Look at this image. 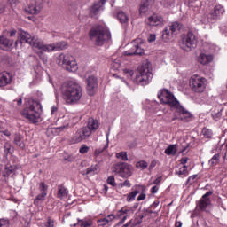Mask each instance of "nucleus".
<instances>
[{"label": "nucleus", "mask_w": 227, "mask_h": 227, "mask_svg": "<svg viewBox=\"0 0 227 227\" xmlns=\"http://www.w3.org/2000/svg\"><path fill=\"white\" fill-rule=\"evenodd\" d=\"M61 95L67 106H75L82 98V87L76 80L67 81L61 86Z\"/></svg>", "instance_id": "obj_1"}, {"label": "nucleus", "mask_w": 227, "mask_h": 227, "mask_svg": "<svg viewBox=\"0 0 227 227\" xmlns=\"http://www.w3.org/2000/svg\"><path fill=\"white\" fill-rule=\"evenodd\" d=\"M42 105L40 101L30 98L27 103V107L21 111V116L27 120L29 123H40L42 121Z\"/></svg>", "instance_id": "obj_2"}, {"label": "nucleus", "mask_w": 227, "mask_h": 227, "mask_svg": "<svg viewBox=\"0 0 227 227\" xmlns=\"http://www.w3.org/2000/svg\"><path fill=\"white\" fill-rule=\"evenodd\" d=\"M89 36L95 45H102L106 42H111V32L107 27L103 25H94L89 32Z\"/></svg>", "instance_id": "obj_3"}, {"label": "nucleus", "mask_w": 227, "mask_h": 227, "mask_svg": "<svg viewBox=\"0 0 227 227\" xmlns=\"http://www.w3.org/2000/svg\"><path fill=\"white\" fill-rule=\"evenodd\" d=\"M100 127V122L93 117H90L87 121V126L79 129L73 137V143H81L84 139H88L93 132H97Z\"/></svg>", "instance_id": "obj_4"}, {"label": "nucleus", "mask_w": 227, "mask_h": 227, "mask_svg": "<svg viewBox=\"0 0 227 227\" xmlns=\"http://www.w3.org/2000/svg\"><path fill=\"white\" fill-rule=\"evenodd\" d=\"M151 70L152 64H150V62L143 63L142 66L137 69L134 82L140 84L141 86L150 84V81H152V77H153Z\"/></svg>", "instance_id": "obj_5"}, {"label": "nucleus", "mask_w": 227, "mask_h": 227, "mask_svg": "<svg viewBox=\"0 0 227 227\" xmlns=\"http://www.w3.org/2000/svg\"><path fill=\"white\" fill-rule=\"evenodd\" d=\"M57 65L67 70V72H77L79 66L77 65V59L73 55L68 53H60L56 59Z\"/></svg>", "instance_id": "obj_6"}, {"label": "nucleus", "mask_w": 227, "mask_h": 227, "mask_svg": "<svg viewBox=\"0 0 227 227\" xmlns=\"http://www.w3.org/2000/svg\"><path fill=\"white\" fill-rule=\"evenodd\" d=\"M129 214H134V210L132 208L122 207L121 210L117 212V215H108L106 217L98 220V226H107L109 223H113L114 219H122L118 223V225L123 224L125 221H127V217Z\"/></svg>", "instance_id": "obj_7"}, {"label": "nucleus", "mask_w": 227, "mask_h": 227, "mask_svg": "<svg viewBox=\"0 0 227 227\" xmlns=\"http://www.w3.org/2000/svg\"><path fill=\"white\" fill-rule=\"evenodd\" d=\"M197 43L198 40H196V35H194V33H192V31H189L187 34L182 35L179 41L180 48L186 52H191L192 49H196Z\"/></svg>", "instance_id": "obj_8"}, {"label": "nucleus", "mask_w": 227, "mask_h": 227, "mask_svg": "<svg viewBox=\"0 0 227 227\" xmlns=\"http://www.w3.org/2000/svg\"><path fill=\"white\" fill-rule=\"evenodd\" d=\"M158 98L161 102V104H167L172 109H175L176 106L180 104L176 98L173 95V93L169 92V90L163 89L158 92Z\"/></svg>", "instance_id": "obj_9"}, {"label": "nucleus", "mask_w": 227, "mask_h": 227, "mask_svg": "<svg viewBox=\"0 0 227 227\" xmlns=\"http://www.w3.org/2000/svg\"><path fill=\"white\" fill-rule=\"evenodd\" d=\"M112 171L119 175L121 178H130L132 176V167L125 162H118L113 165Z\"/></svg>", "instance_id": "obj_10"}, {"label": "nucleus", "mask_w": 227, "mask_h": 227, "mask_svg": "<svg viewBox=\"0 0 227 227\" xmlns=\"http://www.w3.org/2000/svg\"><path fill=\"white\" fill-rule=\"evenodd\" d=\"M190 86L195 93H203L207 88V79L193 75L190 78Z\"/></svg>", "instance_id": "obj_11"}, {"label": "nucleus", "mask_w": 227, "mask_h": 227, "mask_svg": "<svg viewBox=\"0 0 227 227\" xmlns=\"http://www.w3.org/2000/svg\"><path fill=\"white\" fill-rule=\"evenodd\" d=\"M43 0H29L25 11L31 15H38L42 11Z\"/></svg>", "instance_id": "obj_12"}, {"label": "nucleus", "mask_w": 227, "mask_h": 227, "mask_svg": "<svg viewBox=\"0 0 227 227\" xmlns=\"http://www.w3.org/2000/svg\"><path fill=\"white\" fill-rule=\"evenodd\" d=\"M129 51H125V56H143L145 54V49H143V43H139V39L133 41Z\"/></svg>", "instance_id": "obj_13"}, {"label": "nucleus", "mask_w": 227, "mask_h": 227, "mask_svg": "<svg viewBox=\"0 0 227 227\" xmlns=\"http://www.w3.org/2000/svg\"><path fill=\"white\" fill-rule=\"evenodd\" d=\"M174 109H176V112L178 113L179 116L176 118H173L172 121H174V120H181L182 121H189L191 120V118H192V114H191V112H189L185 108H184V106H182L180 105V103L177 106H176V107Z\"/></svg>", "instance_id": "obj_14"}, {"label": "nucleus", "mask_w": 227, "mask_h": 227, "mask_svg": "<svg viewBox=\"0 0 227 227\" xmlns=\"http://www.w3.org/2000/svg\"><path fill=\"white\" fill-rule=\"evenodd\" d=\"M180 31V23L173 22L169 27L168 29L165 28L163 30L162 38L163 40H169L172 35H176Z\"/></svg>", "instance_id": "obj_15"}, {"label": "nucleus", "mask_w": 227, "mask_h": 227, "mask_svg": "<svg viewBox=\"0 0 227 227\" xmlns=\"http://www.w3.org/2000/svg\"><path fill=\"white\" fill-rule=\"evenodd\" d=\"M34 49L39 50V54H43V52H55L54 50V44L49 43V44H43V43L37 41L33 43Z\"/></svg>", "instance_id": "obj_16"}, {"label": "nucleus", "mask_w": 227, "mask_h": 227, "mask_svg": "<svg viewBox=\"0 0 227 227\" xmlns=\"http://www.w3.org/2000/svg\"><path fill=\"white\" fill-rule=\"evenodd\" d=\"M86 83L88 94L90 96L95 95V89L98 86V81L97 78L95 76H89L86 79Z\"/></svg>", "instance_id": "obj_17"}, {"label": "nucleus", "mask_w": 227, "mask_h": 227, "mask_svg": "<svg viewBox=\"0 0 227 227\" xmlns=\"http://www.w3.org/2000/svg\"><path fill=\"white\" fill-rule=\"evenodd\" d=\"M224 13V7L222 5H215L213 10H211L208 19L211 20H217V19H221V15Z\"/></svg>", "instance_id": "obj_18"}, {"label": "nucleus", "mask_w": 227, "mask_h": 227, "mask_svg": "<svg viewBox=\"0 0 227 227\" xmlns=\"http://www.w3.org/2000/svg\"><path fill=\"white\" fill-rule=\"evenodd\" d=\"M12 81L13 76L12 75V74L6 71L0 73V88L8 86V84H10Z\"/></svg>", "instance_id": "obj_19"}, {"label": "nucleus", "mask_w": 227, "mask_h": 227, "mask_svg": "<svg viewBox=\"0 0 227 227\" xmlns=\"http://www.w3.org/2000/svg\"><path fill=\"white\" fill-rule=\"evenodd\" d=\"M212 194H214V192L209 191L207 192L202 198L200 199V202H199V208H200V210H206L207 207H208V205H210V199L208 198V196H212Z\"/></svg>", "instance_id": "obj_20"}, {"label": "nucleus", "mask_w": 227, "mask_h": 227, "mask_svg": "<svg viewBox=\"0 0 227 227\" xmlns=\"http://www.w3.org/2000/svg\"><path fill=\"white\" fill-rule=\"evenodd\" d=\"M0 49H2V51H11V49H13V40H10L7 37H4V35H1Z\"/></svg>", "instance_id": "obj_21"}, {"label": "nucleus", "mask_w": 227, "mask_h": 227, "mask_svg": "<svg viewBox=\"0 0 227 227\" xmlns=\"http://www.w3.org/2000/svg\"><path fill=\"white\" fill-rule=\"evenodd\" d=\"M19 35L21 38L22 42H26V43H29V45H32V47H33V43L38 42L35 40V38H33V36H31L29 33L22 29L19 31Z\"/></svg>", "instance_id": "obj_22"}, {"label": "nucleus", "mask_w": 227, "mask_h": 227, "mask_svg": "<svg viewBox=\"0 0 227 227\" xmlns=\"http://www.w3.org/2000/svg\"><path fill=\"white\" fill-rule=\"evenodd\" d=\"M145 22L148 26H160V24L164 22V20L162 17L153 14V16H150Z\"/></svg>", "instance_id": "obj_23"}, {"label": "nucleus", "mask_w": 227, "mask_h": 227, "mask_svg": "<svg viewBox=\"0 0 227 227\" xmlns=\"http://www.w3.org/2000/svg\"><path fill=\"white\" fill-rule=\"evenodd\" d=\"M65 129H67V126L48 128L46 130V135L48 136V137H52V136H59V132H61V130H65Z\"/></svg>", "instance_id": "obj_24"}, {"label": "nucleus", "mask_w": 227, "mask_h": 227, "mask_svg": "<svg viewBox=\"0 0 227 227\" xmlns=\"http://www.w3.org/2000/svg\"><path fill=\"white\" fill-rule=\"evenodd\" d=\"M14 145L21 149L26 148V144H24V136L20 133H16L14 135Z\"/></svg>", "instance_id": "obj_25"}, {"label": "nucleus", "mask_w": 227, "mask_h": 227, "mask_svg": "<svg viewBox=\"0 0 227 227\" xmlns=\"http://www.w3.org/2000/svg\"><path fill=\"white\" fill-rule=\"evenodd\" d=\"M68 196V190L64 185L60 184L58 186L57 198L59 200H65Z\"/></svg>", "instance_id": "obj_26"}, {"label": "nucleus", "mask_w": 227, "mask_h": 227, "mask_svg": "<svg viewBox=\"0 0 227 227\" xmlns=\"http://www.w3.org/2000/svg\"><path fill=\"white\" fill-rule=\"evenodd\" d=\"M213 59L214 57L212 55L201 53L199 57V63H201V65H208V63H212Z\"/></svg>", "instance_id": "obj_27"}, {"label": "nucleus", "mask_w": 227, "mask_h": 227, "mask_svg": "<svg viewBox=\"0 0 227 227\" xmlns=\"http://www.w3.org/2000/svg\"><path fill=\"white\" fill-rule=\"evenodd\" d=\"M153 3H155V0H145L142 2L139 9L140 13H146V12H148L149 6L153 4Z\"/></svg>", "instance_id": "obj_28"}, {"label": "nucleus", "mask_w": 227, "mask_h": 227, "mask_svg": "<svg viewBox=\"0 0 227 227\" xmlns=\"http://www.w3.org/2000/svg\"><path fill=\"white\" fill-rule=\"evenodd\" d=\"M53 47H54L55 52H58V51H65V49H67L68 47V43L65 41L53 43Z\"/></svg>", "instance_id": "obj_29"}, {"label": "nucleus", "mask_w": 227, "mask_h": 227, "mask_svg": "<svg viewBox=\"0 0 227 227\" xmlns=\"http://www.w3.org/2000/svg\"><path fill=\"white\" fill-rule=\"evenodd\" d=\"M74 227H77V226H80V227H92L93 226V221L88 219H83V220H81V219H78V223H74L73 224Z\"/></svg>", "instance_id": "obj_30"}, {"label": "nucleus", "mask_w": 227, "mask_h": 227, "mask_svg": "<svg viewBox=\"0 0 227 227\" xmlns=\"http://www.w3.org/2000/svg\"><path fill=\"white\" fill-rule=\"evenodd\" d=\"M176 173L181 178H184V176H187L189 175V170H187V166L183 165L182 167H179L176 169Z\"/></svg>", "instance_id": "obj_31"}, {"label": "nucleus", "mask_w": 227, "mask_h": 227, "mask_svg": "<svg viewBox=\"0 0 227 227\" xmlns=\"http://www.w3.org/2000/svg\"><path fill=\"white\" fill-rule=\"evenodd\" d=\"M117 19L121 24H127L129 22V16H127L123 11H119L117 13Z\"/></svg>", "instance_id": "obj_32"}, {"label": "nucleus", "mask_w": 227, "mask_h": 227, "mask_svg": "<svg viewBox=\"0 0 227 227\" xmlns=\"http://www.w3.org/2000/svg\"><path fill=\"white\" fill-rule=\"evenodd\" d=\"M47 193H39L36 198L34 200V205L39 207L40 203L45 200Z\"/></svg>", "instance_id": "obj_33"}, {"label": "nucleus", "mask_w": 227, "mask_h": 227, "mask_svg": "<svg viewBox=\"0 0 227 227\" xmlns=\"http://www.w3.org/2000/svg\"><path fill=\"white\" fill-rule=\"evenodd\" d=\"M211 115H212V118L215 120V121H217L218 120H221V117L223 116V109L218 108V109L213 110L211 113Z\"/></svg>", "instance_id": "obj_34"}, {"label": "nucleus", "mask_w": 227, "mask_h": 227, "mask_svg": "<svg viewBox=\"0 0 227 227\" xmlns=\"http://www.w3.org/2000/svg\"><path fill=\"white\" fill-rule=\"evenodd\" d=\"M177 152L176 145H170L165 150L166 155H176Z\"/></svg>", "instance_id": "obj_35"}, {"label": "nucleus", "mask_w": 227, "mask_h": 227, "mask_svg": "<svg viewBox=\"0 0 227 227\" xmlns=\"http://www.w3.org/2000/svg\"><path fill=\"white\" fill-rule=\"evenodd\" d=\"M107 148H109V139L108 138H107V143L103 147H99L95 150L94 155H96V157H98V155H100V153H104V152H106V150H107Z\"/></svg>", "instance_id": "obj_36"}, {"label": "nucleus", "mask_w": 227, "mask_h": 227, "mask_svg": "<svg viewBox=\"0 0 227 227\" xmlns=\"http://www.w3.org/2000/svg\"><path fill=\"white\" fill-rule=\"evenodd\" d=\"M221 159V155L219 153L215 154L210 160H209V166H217L219 164V160Z\"/></svg>", "instance_id": "obj_37"}, {"label": "nucleus", "mask_w": 227, "mask_h": 227, "mask_svg": "<svg viewBox=\"0 0 227 227\" xmlns=\"http://www.w3.org/2000/svg\"><path fill=\"white\" fill-rule=\"evenodd\" d=\"M139 191L138 190H135L131 192H129L127 196V201L129 203H130V201H134V200H136V196H137V194H139Z\"/></svg>", "instance_id": "obj_38"}, {"label": "nucleus", "mask_w": 227, "mask_h": 227, "mask_svg": "<svg viewBox=\"0 0 227 227\" xmlns=\"http://www.w3.org/2000/svg\"><path fill=\"white\" fill-rule=\"evenodd\" d=\"M98 171V164L89 167L86 170V175H95Z\"/></svg>", "instance_id": "obj_39"}, {"label": "nucleus", "mask_w": 227, "mask_h": 227, "mask_svg": "<svg viewBox=\"0 0 227 227\" xmlns=\"http://www.w3.org/2000/svg\"><path fill=\"white\" fill-rule=\"evenodd\" d=\"M4 173L6 176H10L11 175H13V173H15V167L12 165H7L4 168Z\"/></svg>", "instance_id": "obj_40"}, {"label": "nucleus", "mask_w": 227, "mask_h": 227, "mask_svg": "<svg viewBox=\"0 0 227 227\" xmlns=\"http://www.w3.org/2000/svg\"><path fill=\"white\" fill-rule=\"evenodd\" d=\"M40 192L43 193V194H47V191H49V186L45 184V182H41L39 184V187H38Z\"/></svg>", "instance_id": "obj_41"}, {"label": "nucleus", "mask_w": 227, "mask_h": 227, "mask_svg": "<svg viewBox=\"0 0 227 227\" xmlns=\"http://www.w3.org/2000/svg\"><path fill=\"white\" fill-rule=\"evenodd\" d=\"M117 159H121L123 162H127L129 160V158L127 157V152H120L116 153Z\"/></svg>", "instance_id": "obj_42"}, {"label": "nucleus", "mask_w": 227, "mask_h": 227, "mask_svg": "<svg viewBox=\"0 0 227 227\" xmlns=\"http://www.w3.org/2000/svg\"><path fill=\"white\" fill-rule=\"evenodd\" d=\"M202 134L207 139H210V137H212L213 136L212 129L207 128H204L202 129Z\"/></svg>", "instance_id": "obj_43"}, {"label": "nucleus", "mask_w": 227, "mask_h": 227, "mask_svg": "<svg viewBox=\"0 0 227 227\" xmlns=\"http://www.w3.org/2000/svg\"><path fill=\"white\" fill-rule=\"evenodd\" d=\"M102 6L103 5L100 4V2H97L91 7L90 12H92L93 13H97L100 10V8H102Z\"/></svg>", "instance_id": "obj_44"}, {"label": "nucleus", "mask_w": 227, "mask_h": 227, "mask_svg": "<svg viewBox=\"0 0 227 227\" xmlns=\"http://www.w3.org/2000/svg\"><path fill=\"white\" fill-rule=\"evenodd\" d=\"M41 227H54V220L48 218L46 222L41 223Z\"/></svg>", "instance_id": "obj_45"}, {"label": "nucleus", "mask_w": 227, "mask_h": 227, "mask_svg": "<svg viewBox=\"0 0 227 227\" xmlns=\"http://www.w3.org/2000/svg\"><path fill=\"white\" fill-rule=\"evenodd\" d=\"M137 168L141 169H146V168H148V162L145 160H140L137 163Z\"/></svg>", "instance_id": "obj_46"}, {"label": "nucleus", "mask_w": 227, "mask_h": 227, "mask_svg": "<svg viewBox=\"0 0 227 227\" xmlns=\"http://www.w3.org/2000/svg\"><path fill=\"white\" fill-rule=\"evenodd\" d=\"M106 182L109 185H112V187H116V180L114 179V176H110Z\"/></svg>", "instance_id": "obj_47"}, {"label": "nucleus", "mask_w": 227, "mask_h": 227, "mask_svg": "<svg viewBox=\"0 0 227 227\" xmlns=\"http://www.w3.org/2000/svg\"><path fill=\"white\" fill-rule=\"evenodd\" d=\"M123 73L127 75L128 79H132L134 75V70L125 68L123 69Z\"/></svg>", "instance_id": "obj_48"}, {"label": "nucleus", "mask_w": 227, "mask_h": 227, "mask_svg": "<svg viewBox=\"0 0 227 227\" xmlns=\"http://www.w3.org/2000/svg\"><path fill=\"white\" fill-rule=\"evenodd\" d=\"M4 153L8 155V153H12V145L10 143H5L4 145Z\"/></svg>", "instance_id": "obj_49"}, {"label": "nucleus", "mask_w": 227, "mask_h": 227, "mask_svg": "<svg viewBox=\"0 0 227 227\" xmlns=\"http://www.w3.org/2000/svg\"><path fill=\"white\" fill-rule=\"evenodd\" d=\"M80 153H88V152H90V146L86 145H82V146L79 149Z\"/></svg>", "instance_id": "obj_50"}, {"label": "nucleus", "mask_w": 227, "mask_h": 227, "mask_svg": "<svg viewBox=\"0 0 227 227\" xmlns=\"http://www.w3.org/2000/svg\"><path fill=\"white\" fill-rule=\"evenodd\" d=\"M198 177V175H193L191 176L190 177H188L187 179V184H189L190 185H192V184H194L196 182V178Z\"/></svg>", "instance_id": "obj_51"}, {"label": "nucleus", "mask_w": 227, "mask_h": 227, "mask_svg": "<svg viewBox=\"0 0 227 227\" xmlns=\"http://www.w3.org/2000/svg\"><path fill=\"white\" fill-rule=\"evenodd\" d=\"M0 227H10V221L7 219H0Z\"/></svg>", "instance_id": "obj_52"}, {"label": "nucleus", "mask_w": 227, "mask_h": 227, "mask_svg": "<svg viewBox=\"0 0 227 227\" xmlns=\"http://www.w3.org/2000/svg\"><path fill=\"white\" fill-rule=\"evenodd\" d=\"M161 3L165 8H169L173 4V1L171 0H162Z\"/></svg>", "instance_id": "obj_53"}, {"label": "nucleus", "mask_w": 227, "mask_h": 227, "mask_svg": "<svg viewBox=\"0 0 227 227\" xmlns=\"http://www.w3.org/2000/svg\"><path fill=\"white\" fill-rule=\"evenodd\" d=\"M132 184H130V181L129 180H125L122 184H121V187H131Z\"/></svg>", "instance_id": "obj_54"}, {"label": "nucleus", "mask_w": 227, "mask_h": 227, "mask_svg": "<svg viewBox=\"0 0 227 227\" xmlns=\"http://www.w3.org/2000/svg\"><path fill=\"white\" fill-rule=\"evenodd\" d=\"M160 182H162V176L157 177V178L153 181V184H154V185H160Z\"/></svg>", "instance_id": "obj_55"}, {"label": "nucleus", "mask_w": 227, "mask_h": 227, "mask_svg": "<svg viewBox=\"0 0 227 227\" xmlns=\"http://www.w3.org/2000/svg\"><path fill=\"white\" fill-rule=\"evenodd\" d=\"M146 199V194L145 193H141L138 197H137V201H143V200Z\"/></svg>", "instance_id": "obj_56"}, {"label": "nucleus", "mask_w": 227, "mask_h": 227, "mask_svg": "<svg viewBox=\"0 0 227 227\" xmlns=\"http://www.w3.org/2000/svg\"><path fill=\"white\" fill-rule=\"evenodd\" d=\"M159 191V187H157V185H155V186H153L152 188H151V192H152V194H157V192Z\"/></svg>", "instance_id": "obj_57"}, {"label": "nucleus", "mask_w": 227, "mask_h": 227, "mask_svg": "<svg viewBox=\"0 0 227 227\" xmlns=\"http://www.w3.org/2000/svg\"><path fill=\"white\" fill-rule=\"evenodd\" d=\"M156 166H157V160H153L151 161V164H150L149 168H150L151 169H153V168H155Z\"/></svg>", "instance_id": "obj_58"}, {"label": "nucleus", "mask_w": 227, "mask_h": 227, "mask_svg": "<svg viewBox=\"0 0 227 227\" xmlns=\"http://www.w3.org/2000/svg\"><path fill=\"white\" fill-rule=\"evenodd\" d=\"M187 160H189L188 157H184L180 160V164L184 166V164H187Z\"/></svg>", "instance_id": "obj_59"}, {"label": "nucleus", "mask_w": 227, "mask_h": 227, "mask_svg": "<svg viewBox=\"0 0 227 227\" xmlns=\"http://www.w3.org/2000/svg\"><path fill=\"white\" fill-rule=\"evenodd\" d=\"M39 58L42 59L43 63H47V57L43 56V54H40V51H38Z\"/></svg>", "instance_id": "obj_60"}, {"label": "nucleus", "mask_w": 227, "mask_h": 227, "mask_svg": "<svg viewBox=\"0 0 227 227\" xmlns=\"http://www.w3.org/2000/svg\"><path fill=\"white\" fill-rule=\"evenodd\" d=\"M5 8L6 6L4 5V4H0V13H4Z\"/></svg>", "instance_id": "obj_61"}, {"label": "nucleus", "mask_w": 227, "mask_h": 227, "mask_svg": "<svg viewBox=\"0 0 227 227\" xmlns=\"http://www.w3.org/2000/svg\"><path fill=\"white\" fill-rule=\"evenodd\" d=\"M55 113H58V106H52L51 109V114H54Z\"/></svg>", "instance_id": "obj_62"}, {"label": "nucleus", "mask_w": 227, "mask_h": 227, "mask_svg": "<svg viewBox=\"0 0 227 227\" xmlns=\"http://www.w3.org/2000/svg\"><path fill=\"white\" fill-rule=\"evenodd\" d=\"M11 38H13L17 35V30L13 29L9 32Z\"/></svg>", "instance_id": "obj_63"}, {"label": "nucleus", "mask_w": 227, "mask_h": 227, "mask_svg": "<svg viewBox=\"0 0 227 227\" xmlns=\"http://www.w3.org/2000/svg\"><path fill=\"white\" fill-rule=\"evenodd\" d=\"M148 42H155V35H151L148 38Z\"/></svg>", "instance_id": "obj_64"}]
</instances>
